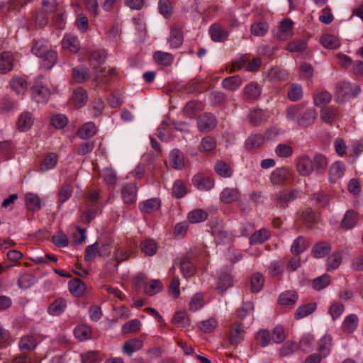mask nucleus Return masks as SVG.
<instances>
[{
    "instance_id": "obj_1",
    "label": "nucleus",
    "mask_w": 363,
    "mask_h": 363,
    "mask_svg": "<svg viewBox=\"0 0 363 363\" xmlns=\"http://www.w3.org/2000/svg\"><path fill=\"white\" fill-rule=\"evenodd\" d=\"M316 111L314 108L302 110L296 106L289 107L286 110V118L291 121H296L302 127L312 125L316 118Z\"/></svg>"
},
{
    "instance_id": "obj_2",
    "label": "nucleus",
    "mask_w": 363,
    "mask_h": 363,
    "mask_svg": "<svg viewBox=\"0 0 363 363\" xmlns=\"http://www.w3.org/2000/svg\"><path fill=\"white\" fill-rule=\"evenodd\" d=\"M294 173L288 167H277L272 171L269 180L273 186H284L293 180Z\"/></svg>"
},
{
    "instance_id": "obj_3",
    "label": "nucleus",
    "mask_w": 363,
    "mask_h": 363,
    "mask_svg": "<svg viewBox=\"0 0 363 363\" xmlns=\"http://www.w3.org/2000/svg\"><path fill=\"white\" fill-rule=\"evenodd\" d=\"M245 330L242 323L238 320L233 322L226 333V341L231 346L237 347L245 338Z\"/></svg>"
},
{
    "instance_id": "obj_4",
    "label": "nucleus",
    "mask_w": 363,
    "mask_h": 363,
    "mask_svg": "<svg viewBox=\"0 0 363 363\" xmlns=\"http://www.w3.org/2000/svg\"><path fill=\"white\" fill-rule=\"evenodd\" d=\"M360 92L359 86H352L350 82L345 81L338 82L335 84V100L339 102L346 98L355 97Z\"/></svg>"
},
{
    "instance_id": "obj_5",
    "label": "nucleus",
    "mask_w": 363,
    "mask_h": 363,
    "mask_svg": "<svg viewBox=\"0 0 363 363\" xmlns=\"http://www.w3.org/2000/svg\"><path fill=\"white\" fill-rule=\"evenodd\" d=\"M299 196V191L296 189H282L276 194L274 206L280 209H286L291 202Z\"/></svg>"
},
{
    "instance_id": "obj_6",
    "label": "nucleus",
    "mask_w": 363,
    "mask_h": 363,
    "mask_svg": "<svg viewBox=\"0 0 363 363\" xmlns=\"http://www.w3.org/2000/svg\"><path fill=\"white\" fill-rule=\"evenodd\" d=\"M192 184L198 190L206 191L213 188L215 182L211 176L205 173H198L192 177Z\"/></svg>"
},
{
    "instance_id": "obj_7",
    "label": "nucleus",
    "mask_w": 363,
    "mask_h": 363,
    "mask_svg": "<svg viewBox=\"0 0 363 363\" xmlns=\"http://www.w3.org/2000/svg\"><path fill=\"white\" fill-rule=\"evenodd\" d=\"M31 97L37 103H47L50 95V90L40 82H36L30 89Z\"/></svg>"
},
{
    "instance_id": "obj_8",
    "label": "nucleus",
    "mask_w": 363,
    "mask_h": 363,
    "mask_svg": "<svg viewBox=\"0 0 363 363\" xmlns=\"http://www.w3.org/2000/svg\"><path fill=\"white\" fill-rule=\"evenodd\" d=\"M211 39L216 43H224L228 40L230 33L220 23H213L208 29Z\"/></svg>"
},
{
    "instance_id": "obj_9",
    "label": "nucleus",
    "mask_w": 363,
    "mask_h": 363,
    "mask_svg": "<svg viewBox=\"0 0 363 363\" xmlns=\"http://www.w3.org/2000/svg\"><path fill=\"white\" fill-rule=\"evenodd\" d=\"M138 187L133 183L123 185L121 189V196L124 203L131 205L137 201Z\"/></svg>"
},
{
    "instance_id": "obj_10",
    "label": "nucleus",
    "mask_w": 363,
    "mask_h": 363,
    "mask_svg": "<svg viewBox=\"0 0 363 363\" xmlns=\"http://www.w3.org/2000/svg\"><path fill=\"white\" fill-rule=\"evenodd\" d=\"M216 124L215 116L210 113L201 114L197 119L198 128L202 132H208L213 130Z\"/></svg>"
},
{
    "instance_id": "obj_11",
    "label": "nucleus",
    "mask_w": 363,
    "mask_h": 363,
    "mask_svg": "<svg viewBox=\"0 0 363 363\" xmlns=\"http://www.w3.org/2000/svg\"><path fill=\"white\" fill-rule=\"evenodd\" d=\"M296 169L301 176L310 175L313 171L312 160L306 155L300 157L296 164Z\"/></svg>"
},
{
    "instance_id": "obj_12",
    "label": "nucleus",
    "mask_w": 363,
    "mask_h": 363,
    "mask_svg": "<svg viewBox=\"0 0 363 363\" xmlns=\"http://www.w3.org/2000/svg\"><path fill=\"white\" fill-rule=\"evenodd\" d=\"M358 220L359 213L354 210H348L340 222V228L344 230H350L356 225Z\"/></svg>"
},
{
    "instance_id": "obj_13",
    "label": "nucleus",
    "mask_w": 363,
    "mask_h": 363,
    "mask_svg": "<svg viewBox=\"0 0 363 363\" xmlns=\"http://www.w3.org/2000/svg\"><path fill=\"white\" fill-rule=\"evenodd\" d=\"M62 48L73 53L77 52L80 50L77 36L70 33L65 35L62 40Z\"/></svg>"
},
{
    "instance_id": "obj_14",
    "label": "nucleus",
    "mask_w": 363,
    "mask_h": 363,
    "mask_svg": "<svg viewBox=\"0 0 363 363\" xmlns=\"http://www.w3.org/2000/svg\"><path fill=\"white\" fill-rule=\"evenodd\" d=\"M87 101L88 94L84 88L78 87L73 91L71 102L75 108H79L84 106Z\"/></svg>"
},
{
    "instance_id": "obj_15",
    "label": "nucleus",
    "mask_w": 363,
    "mask_h": 363,
    "mask_svg": "<svg viewBox=\"0 0 363 363\" xmlns=\"http://www.w3.org/2000/svg\"><path fill=\"white\" fill-rule=\"evenodd\" d=\"M212 234L217 245H226L233 239V234L223 228H213Z\"/></svg>"
},
{
    "instance_id": "obj_16",
    "label": "nucleus",
    "mask_w": 363,
    "mask_h": 363,
    "mask_svg": "<svg viewBox=\"0 0 363 363\" xmlns=\"http://www.w3.org/2000/svg\"><path fill=\"white\" fill-rule=\"evenodd\" d=\"M331 251V245L327 241H320L315 243L311 249V255L317 259L327 256Z\"/></svg>"
},
{
    "instance_id": "obj_17",
    "label": "nucleus",
    "mask_w": 363,
    "mask_h": 363,
    "mask_svg": "<svg viewBox=\"0 0 363 363\" xmlns=\"http://www.w3.org/2000/svg\"><path fill=\"white\" fill-rule=\"evenodd\" d=\"M271 237V232L267 228H261L255 231L250 237L249 242L251 245H261L268 240Z\"/></svg>"
},
{
    "instance_id": "obj_18",
    "label": "nucleus",
    "mask_w": 363,
    "mask_h": 363,
    "mask_svg": "<svg viewBox=\"0 0 363 363\" xmlns=\"http://www.w3.org/2000/svg\"><path fill=\"white\" fill-rule=\"evenodd\" d=\"M161 201L158 198H152L141 201L138 204L140 211L145 213H152L160 208Z\"/></svg>"
},
{
    "instance_id": "obj_19",
    "label": "nucleus",
    "mask_w": 363,
    "mask_h": 363,
    "mask_svg": "<svg viewBox=\"0 0 363 363\" xmlns=\"http://www.w3.org/2000/svg\"><path fill=\"white\" fill-rule=\"evenodd\" d=\"M345 172V166L342 162H334L329 169V180L335 183L342 178Z\"/></svg>"
},
{
    "instance_id": "obj_20",
    "label": "nucleus",
    "mask_w": 363,
    "mask_h": 363,
    "mask_svg": "<svg viewBox=\"0 0 363 363\" xmlns=\"http://www.w3.org/2000/svg\"><path fill=\"white\" fill-rule=\"evenodd\" d=\"M179 268L182 276L188 279L194 275L196 268L187 256H184L179 259Z\"/></svg>"
},
{
    "instance_id": "obj_21",
    "label": "nucleus",
    "mask_w": 363,
    "mask_h": 363,
    "mask_svg": "<svg viewBox=\"0 0 363 363\" xmlns=\"http://www.w3.org/2000/svg\"><path fill=\"white\" fill-rule=\"evenodd\" d=\"M168 40L172 48H179L184 42V34L182 28L178 26H172L171 28L170 36Z\"/></svg>"
},
{
    "instance_id": "obj_22",
    "label": "nucleus",
    "mask_w": 363,
    "mask_h": 363,
    "mask_svg": "<svg viewBox=\"0 0 363 363\" xmlns=\"http://www.w3.org/2000/svg\"><path fill=\"white\" fill-rule=\"evenodd\" d=\"M90 77V72L88 67L79 65L72 69V79L78 84L84 83Z\"/></svg>"
},
{
    "instance_id": "obj_23",
    "label": "nucleus",
    "mask_w": 363,
    "mask_h": 363,
    "mask_svg": "<svg viewBox=\"0 0 363 363\" xmlns=\"http://www.w3.org/2000/svg\"><path fill=\"white\" fill-rule=\"evenodd\" d=\"M106 52L104 50H98L90 53L89 62L90 67L97 69L103 64L106 58Z\"/></svg>"
},
{
    "instance_id": "obj_24",
    "label": "nucleus",
    "mask_w": 363,
    "mask_h": 363,
    "mask_svg": "<svg viewBox=\"0 0 363 363\" xmlns=\"http://www.w3.org/2000/svg\"><path fill=\"white\" fill-rule=\"evenodd\" d=\"M67 302L64 298H56L48 308V313L51 315H60L64 313Z\"/></svg>"
},
{
    "instance_id": "obj_25",
    "label": "nucleus",
    "mask_w": 363,
    "mask_h": 363,
    "mask_svg": "<svg viewBox=\"0 0 363 363\" xmlns=\"http://www.w3.org/2000/svg\"><path fill=\"white\" fill-rule=\"evenodd\" d=\"M169 163L172 168L181 170L184 167V154L179 149H174L169 154Z\"/></svg>"
},
{
    "instance_id": "obj_26",
    "label": "nucleus",
    "mask_w": 363,
    "mask_h": 363,
    "mask_svg": "<svg viewBox=\"0 0 363 363\" xmlns=\"http://www.w3.org/2000/svg\"><path fill=\"white\" fill-rule=\"evenodd\" d=\"M300 218L308 226L311 227L318 222L320 213L311 208H306L301 213Z\"/></svg>"
},
{
    "instance_id": "obj_27",
    "label": "nucleus",
    "mask_w": 363,
    "mask_h": 363,
    "mask_svg": "<svg viewBox=\"0 0 363 363\" xmlns=\"http://www.w3.org/2000/svg\"><path fill=\"white\" fill-rule=\"evenodd\" d=\"M33 124V118L28 111L23 112L18 117L16 122L17 128L20 131H27Z\"/></svg>"
},
{
    "instance_id": "obj_28",
    "label": "nucleus",
    "mask_w": 363,
    "mask_h": 363,
    "mask_svg": "<svg viewBox=\"0 0 363 363\" xmlns=\"http://www.w3.org/2000/svg\"><path fill=\"white\" fill-rule=\"evenodd\" d=\"M293 25L294 23L290 19H284L279 26V32L277 33V36L281 40H286L290 38L292 35L293 30Z\"/></svg>"
},
{
    "instance_id": "obj_29",
    "label": "nucleus",
    "mask_w": 363,
    "mask_h": 363,
    "mask_svg": "<svg viewBox=\"0 0 363 363\" xmlns=\"http://www.w3.org/2000/svg\"><path fill=\"white\" fill-rule=\"evenodd\" d=\"M240 191L237 188H225L220 193V200L225 203H231L240 198Z\"/></svg>"
},
{
    "instance_id": "obj_30",
    "label": "nucleus",
    "mask_w": 363,
    "mask_h": 363,
    "mask_svg": "<svg viewBox=\"0 0 363 363\" xmlns=\"http://www.w3.org/2000/svg\"><path fill=\"white\" fill-rule=\"evenodd\" d=\"M13 66V55L9 52H3L0 55V73L6 74L9 72Z\"/></svg>"
},
{
    "instance_id": "obj_31",
    "label": "nucleus",
    "mask_w": 363,
    "mask_h": 363,
    "mask_svg": "<svg viewBox=\"0 0 363 363\" xmlns=\"http://www.w3.org/2000/svg\"><path fill=\"white\" fill-rule=\"evenodd\" d=\"M68 285L70 294L75 297L82 296L86 290L85 283L77 278L71 279Z\"/></svg>"
},
{
    "instance_id": "obj_32",
    "label": "nucleus",
    "mask_w": 363,
    "mask_h": 363,
    "mask_svg": "<svg viewBox=\"0 0 363 363\" xmlns=\"http://www.w3.org/2000/svg\"><path fill=\"white\" fill-rule=\"evenodd\" d=\"M298 299V296L295 291H286L281 293L278 298V303L282 306H294Z\"/></svg>"
},
{
    "instance_id": "obj_33",
    "label": "nucleus",
    "mask_w": 363,
    "mask_h": 363,
    "mask_svg": "<svg viewBox=\"0 0 363 363\" xmlns=\"http://www.w3.org/2000/svg\"><path fill=\"white\" fill-rule=\"evenodd\" d=\"M243 93L249 100L257 99L261 94V89L257 82H251L245 86Z\"/></svg>"
},
{
    "instance_id": "obj_34",
    "label": "nucleus",
    "mask_w": 363,
    "mask_h": 363,
    "mask_svg": "<svg viewBox=\"0 0 363 363\" xmlns=\"http://www.w3.org/2000/svg\"><path fill=\"white\" fill-rule=\"evenodd\" d=\"M242 84V80L239 75H233L223 79L221 84L223 89L228 91H235Z\"/></svg>"
},
{
    "instance_id": "obj_35",
    "label": "nucleus",
    "mask_w": 363,
    "mask_h": 363,
    "mask_svg": "<svg viewBox=\"0 0 363 363\" xmlns=\"http://www.w3.org/2000/svg\"><path fill=\"white\" fill-rule=\"evenodd\" d=\"M97 129L93 122H89L80 127L77 135L82 139H86L93 137L96 133Z\"/></svg>"
},
{
    "instance_id": "obj_36",
    "label": "nucleus",
    "mask_w": 363,
    "mask_h": 363,
    "mask_svg": "<svg viewBox=\"0 0 363 363\" xmlns=\"http://www.w3.org/2000/svg\"><path fill=\"white\" fill-rule=\"evenodd\" d=\"M57 161V155L55 152H50L40 163L39 166L40 171L46 172L55 168Z\"/></svg>"
},
{
    "instance_id": "obj_37",
    "label": "nucleus",
    "mask_w": 363,
    "mask_h": 363,
    "mask_svg": "<svg viewBox=\"0 0 363 363\" xmlns=\"http://www.w3.org/2000/svg\"><path fill=\"white\" fill-rule=\"evenodd\" d=\"M218 289L223 292L233 285V278L230 273L220 272L218 278Z\"/></svg>"
},
{
    "instance_id": "obj_38",
    "label": "nucleus",
    "mask_w": 363,
    "mask_h": 363,
    "mask_svg": "<svg viewBox=\"0 0 363 363\" xmlns=\"http://www.w3.org/2000/svg\"><path fill=\"white\" fill-rule=\"evenodd\" d=\"M316 306L317 304L315 302L300 306L294 313L295 319L299 320L309 315L315 311Z\"/></svg>"
},
{
    "instance_id": "obj_39",
    "label": "nucleus",
    "mask_w": 363,
    "mask_h": 363,
    "mask_svg": "<svg viewBox=\"0 0 363 363\" xmlns=\"http://www.w3.org/2000/svg\"><path fill=\"white\" fill-rule=\"evenodd\" d=\"M140 247L143 253L147 256H153L157 250V245L155 240L147 238L140 243Z\"/></svg>"
},
{
    "instance_id": "obj_40",
    "label": "nucleus",
    "mask_w": 363,
    "mask_h": 363,
    "mask_svg": "<svg viewBox=\"0 0 363 363\" xmlns=\"http://www.w3.org/2000/svg\"><path fill=\"white\" fill-rule=\"evenodd\" d=\"M264 142V137L262 134H254L248 137L245 142V147L247 150L258 148Z\"/></svg>"
},
{
    "instance_id": "obj_41",
    "label": "nucleus",
    "mask_w": 363,
    "mask_h": 363,
    "mask_svg": "<svg viewBox=\"0 0 363 363\" xmlns=\"http://www.w3.org/2000/svg\"><path fill=\"white\" fill-rule=\"evenodd\" d=\"M216 173L221 177L228 178L233 175V169L228 164L223 160H218L214 166Z\"/></svg>"
},
{
    "instance_id": "obj_42",
    "label": "nucleus",
    "mask_w": 363,
    "mask_h": 363,
    "mask_svg": "<svg viewBox=\"0 0 363 363\" xmlns=\"http://www.w3.org/2000/svg\"><path fill=\"white\" fill-rule=\"evenodd\" d=\"M358 320L359 319L357 315H348L342 323V329L347 333H352L357 328Z\"/></svg>"
},
{
    "instance_id": "obj_43",
    "label": "nucleus",
    "mask_w": 363,
    "mask_h": 363,
    "mask_svg": "<svg viewBox=\"0 0 363 363\" xmlns=\"http://www.w3.org/2000/svg\"><path fill=\"white\" fill-rule=\"evenodd\" d=\"M143 346V341L138 338H133L125 342L123 350L128 355H131L134 352L140 350Z\"/></svg>"
},
{
    "instance_id": "obj_44",
    "label": "nucleus",
    "mask_w": 363,
    "mask_h": 363,
    "mask_svg": "<svg viewBox=\"0 0 363 363\" xmlns=\"http://www.w3.org/2000/svg\"><path fill=\"white\" fill-rule=\"evenodd\" d=\"M337 115V109L330 106L323 108L320 111V118L325 123L332 124Z\"/></svg>"
},
{
    "instance_id": "obj_45",
    "label": "nucleus",
    "mask_w": 363,
    "mask_h": 363,
    "mask_svg": "<svg viewBox=\"0 0 363 363\" xmlns=\"http://www.w3.org/2000/svg\"><path fill=\"white\" fill-rule=\"evenodd\" d=\"M313 161V170L318 174H322L326 169L328 166L327 158L321 155L317 154Z\"/></svg>"
},
{
    "instance_id": "obj_46",
    "label": "nucleus",
    "mask_w": 363,
    "mask_h": 363,
    "mask_svg": "<svg viewBox=\"0 0 363 363\" xmlns=\"http://www.w3.org/2000/svg\"><path fill=\"white\" fill-rule=\"evenodd\" d=\"M18 345L21 350L29 352L35 348L37 341L33 336L26 335L21 338Z\"/></svg>"
},
{
    "instance_id": "obj_47",
    "label": "nucleus",
    "mask_w": 363,
    "mask_h": 363,
    "mask_svg": "<svg viewBox=\"0 0 363 363\" xmlns=\"http://www.w3.org/2000/svg\"><path fill=\"white\" fill-rule=\"evenodd\" d=\"M153 58L157 64L164 66L171 65L174 60V57L172 54L162 51L155 52Z\"/></svg>"
},
{
    "instance_id": "obj_48",
    "label": "nucleus",
    "mask_w": 363,
    "mask_h": 363,
    "mask_svg": "<svg viewBox=\"0 0 363 363\" xmlns=\"http://www.w3.org/2000/svg\"><path fill=\"white\" fill-rule=\"evenodd\" d=\"M26 205L27 208L33 212L40 209V201L38 196L33 193L26 194Z\"/></svg>"
},
{
    "instance_id": "obj_49",
    "label": "nucleus",
    "mask_w": 363,
    "mask_h": 363,
    "mask_svg": "<svg viewBox=\"0 0 363 363\" xmlns=\"http://www.w3.org/2000/svg\"><path fill=\"white\" fill-rule=\"evenodd\" d=\"M187 218L191 223H198L205 221L208 218V213L203 209H195L188 213Z\"/></svg>"
},
{
    "instance_id": "obj_50",
    "label": "nucleus",
    "mask_w": 363,
    "mask_h": 363,
    "mask_svg": "<svg viewBox=\"0 0 363 363\" xmlns=\"http://www.w3.org/2000/svg\"><path fill=\"white\" fill-rule=\"evenodd\" d=\"M332 347V337L330 335H324L318 342V350L323 357H326Z\"/></svg>"
},
{
    "instance_id": "obj_51",
    "label": "nucleus",
    "mask_w": 363,
    "mask_h": 363,
    "mask_svg": "<svg viewBox=\"0 0 363 363\" xmlns=\"http://www.w3.org/2000/svg\"><path fill=\"white\" fill-rule=\"evenodd\" d=\"M320 43L325 48L335 49L340 47V43L337 37L331 34H325L321 36Z\"/></svg>"
},
{
    "instance_id": "obj_52",
    "label": "nucleus",
    "mask_w": 363,
    "mask_h": 363,
    "mask_svg": "<svg viewBox=\"0 0 363 363\" xmlns=\"http://www.w3.org/2000/svg\"><path fill=\"white\" fill-rule=\"evenodd\" d=\"M308 247L306 239L303 236L298 237L294 240L291 246V252L296 255H299Z\"/></svg>"
},
{
    "instance_id": "obj_53",
    "label": "nucleus",
    "mask_w": 363,
    "mask_h": 363,
    "mask_svg": "<svg viewBox=\"0 0 363 363\" xmlns=\"http://www.w3.org/2000/svg\"><path fill=\"white\" fill-rule=\"evenodd\" d=\"M163 289L162 282L158 279L150 280L145 286V292L148 296H154Z\"/></svg>"
},
{
    "instance_id": "obj_54",
    "label": "nucleus",
    "mask_w": 363,
    "mask_h": 363,
    "mask_svg": "<svg viewBox=\"0 0 363 363\" xmlns=\"http://www.w3.org/2000/svg\"><path fill=\"white\" fill-rule=\"evenodd\" d=\"M40 58L43 61L42 65L43 67L47 69H50L56 63L57 60V54L55 51L50 50L47 52V53L43 55Z\"/></svg>"
},
{
    "instance_id": "obj_55",
    "label": "nucleus",
    "mask_w": 363,
    "mask_h": 363,
    "mask_svg": "<svg viewBox=\"0 0 363 363\" xmlns=\"http://www.w3.org/2000/svg\"><path fill=\"white\" fill-rule=\"evenodd\" d=\"M264 283V277L259 273L252 275L250 279V289L252 293H258L263 287Z\"/></svg>"
},
{
    "instance_id": "obj_56",
    "label": "nucleus",
    "mask_w": 363,
    "mask_h": 363,
    "mask_svg": "<svg viewBox=\"0 0 363 363\" xmlns=\"http://www.w3.org/2000/svg\"><path fill=\"white\" fill-rule=\"evenodd\" d=\"M327 269L334 270L339 267L342 262V255L339 252H333L328 258H327Z\"/></svg>"
},
{
    "instance_id": "obj_57",
    "label": "nucleus",
    "mask_w": 363,
    "mask_h": 363,
    "mask_svg": "<svg viewBox=\"0 0 363 363\" xmlns=\"http://www.w3.org/2000/svg\"><path fill=\"white\" fill-rule=\"evenodd\" d=\"M10 86L18 94H23L27 89V83L22 77L13 78L10 81Z\"/></svg>"
},
{
    "instance_id": "obj_58",
    "label": "nucleus",
    "mask_w": 363,
    "mask_h": 363,
    "mask_svg": "<svg viewBox=\"0 0 363 363\" xmlns=\"http://www.w3.org/2000/svg\"><path fill=\"white\" fill-rule=\"evenodd\" d=\"M74 333L78 340L83 341L91 337V330L86 325H80L75 328Z\"/></svg>"
},
{
    "instance_id": "obj_59",
    "label": "nucleus",
    "mask_w": 363,
    "mask_h": 363,
    "mask_svg": "<svg viewBox=\"0 0 363 363\" xmlns=\"http://www.w3.org/2000/svg\"><path fill=\"white\" fill-rule=\"evenodd\" d=\"M172 195L177 199H182L187 194V189L182 180H176L172 187Z\"/></svg>"
},
{
    "instance_id": "obj_60",
    "label": "nucleus",
    "mask_w": 363,
    "mask_h": 363,
    "mask_svg": "<svg viewBox=\"0 0 363 363\" xmlns=\"http://www.w3.org/2000/svg\"><path fill=\"white\" fill-rule=\"evenodd\" d=\"M307 43L303 40H294L288 43L286 50L289 52H301L306 49Z\"/></svg>"
},
{
    "instance_id": "obj_61",
    "label": "nucleus",
    "mask_w": 363,
    "mask_h": 363,
    "mask_svg": "<svg viewBox=\"0 0 363 363\" xmlns=\"http://www.w3.org/2000/svg\"><path fill=\"white\" fill-rule=\"evenodd\" d=\"M254 311V303L251 301L243 303L242 306L236 311L237 317L243 320Z\"/></svg>"
},
{
    "instance_id": "obj_62",
    "label": "nucleus",
    "mask_w": 363,
    "mask_h": 363,
    "mask_svg": "<svg viewBox=\"0 0 363 363\" xmlns=\"http://www.w3.org/2000/svg\"><path fill=\"white\" fill-rule=\"evenodd\" d=\"M49 50H50L46 43L42 40L35 41L31 49L32 52L39 57H41Z\"/></svg>"
},
{
    "instance_id": "obj_63",
    "label": "nucleus",
    "mask_w": 363,
    "mask_h": 363,
    "mask_svg": "<svg viewBox=\"0 0 363 363\" xmlns=\"http://www.w3.org/2000/svg\"><path fill=\"white\" fill-rule=\"evenodd\" d=\"M257 343L261 347L267 346L271 341V334L268 330H260L256 334Z\"/></svg>"
},
{
    "instance_id": "obj_64",
    "label": "nucleus",
    "mask_w": 363,
    "mask_h": 363,
    "mask_svg": "<svg viewBox=\"0 0 363 363\" xmlns=\"http://www.w3.org/2000/svg\"><path fill=\"white\" fill-rule=\"evenodd\" d=\"M217 326L218 322L214 318H211L199 323V328L205 333H210L213 332Z\"/></svg>"
}]
</instances>
